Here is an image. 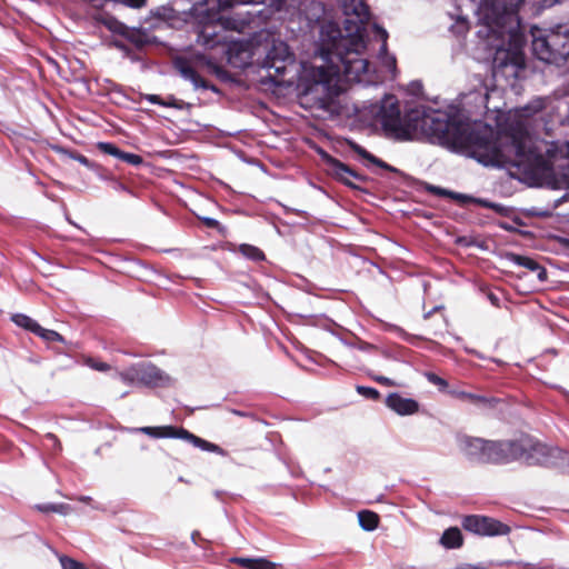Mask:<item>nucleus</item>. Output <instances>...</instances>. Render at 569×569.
<instances>
[{
	"mask_svg": "<svg viewBox=\"0 0 569 569\" xmlns=\"http://www.w3.org/2000/svg\"><path fill=\"white\" fill-rule=\"evenodd\" d=\"M122 161L132 164V166H140L143 160L139 154L136 153H129V152H122L121 159Z\"/></svg>",
	"mask_w": 569,
	"mask_h": 569,
	"instance_id": "f704fd0d",
	"label": "nucleus"
},
{
	"mask_svg": "<svg viewBox=\"0 0 569 569\" xmlns=\"http://www.w3.org/2000/svg\"><path fill=\"white\" fill-rule=\"evenodd\" d=\"M239 252L253 261H261L264 259V253L259 248L251 244H240Z\"/></svg>",
	"mask_w": 569,
	"mask_h": 569,
	"instance_id": "cd10ccee",
	"label": "nucleus"
},
{
	"mask_svg": "<svg viewBox=\"0 0 569 569\" xmlns=\"http://www.w3.org/2000/svg\"><path fill=\"white\" fill-rule=\"evenodd\" d=\"M202 221L209 228H217L219 226V221L210 217L202 218Z\"/></svg>",
	"mask_w": 569,
	"mask_h": 569,
	"instance_id": "ea45409f",
	"label": "nucleus"
},
{
	"mask_svg": "<svg viewBox=\"0 0 569 569\" xmlns=\"http://www.w3.org/2000/svg\"><path fill=\"white\" fill-rule=\"evenodd\" d=\"M136 430L146 433L152 438H179L180 432V428H174L172 426L141 427Z\"/></svg>",
	"mask_w": 569,
	"mask_h": 569,
	"instance_id": "412c9836",
	"label": "nucleus"
},
{
	"mask_svg": "<svg viewBox=\"0 0 569 569\" xmlns=\"http://www.w3.org/2000/svg\"><path fill=\"white\" fill-rule=\"evenodd\" d=\"M291 57L293 56L291 54L288 44L282 41H274L266 54V58H269V60H278L281 58L291 59Z\"/></svg>",
	"mask_w": 569,
	"mask_h": 569,
	"instance_id": "b1692460",
	"label": "nucleus"
},
{
	"mask_svg": "<svg viewBox=\"0 0 569 569\" xmlns=\"http://www.w3.org/2000/svg\"><path fill=\"white\" fill-rule=\"evenodd\" d=\"M198 61L201 63H207L204 57H202V56L198 57Z\"/></svg>",
	"mask_w": 569,
	"mask_h": 569,
	"instance_id": "09e8293b",
	"label": "nucleus"
},
{
	"mask_svg": "<svg viewBox=\"0 0 569 569\" xmlns=\"http://www.w3.org/2000/svg\"><path fill=\"white\" fill-rule=\"evenodd\" d=\"M386 405L399 416H410L419 410V403L411 398H405L393 392L386 398Z\"/></svg>",
	"mask_w": 569,
	"mask_h": 569,
	"instance_id": "9b49d317",
	"label": "nucleus"
},
{
	"mask_svg": "<svg viewBox=\"0 0 569 569\" xmlns=\"http://www.w3.org/2000/svg\"><path fill=\"white\" fill-rule=\"evenodd\" d=\"M460 396L462 398H466L472 402H483L486 401V399L483 397H480V396H477V395H472V393H466V392H461Z\"/></svg>",
	"mask_w": 569,
	"mask_h": 569,
	"instance_id": "58836bf2",
	"label": "nucleus"
},
{
	"mask_svg": "<svg viewBox=\"0 0 569 569\" xmlns=\"http://www.w3.org/2000/svg\"><path fill=\"white\" fill-rule=\"evenodd\" d=\"M179 438L180 439H186V440L190 441L196 447H199L200 449H202L204 451H210V452H216V453H219V455H224L223 449H221L219 446H217V445H214L212 442H209L207 440H203V439H201V438L190 433L186 429L180 428Z\"/></svg>",
	"mask_w": 569,
	"mask_h": 569,
	"instance_id": "6ab92c4d",
	"label": "nucleus"
},
{
	"mask_svg": "<svg viewBox=\"0 0 569 569\" xmlns=\"http://www.w3.org/2000/svg\"><path fill=\"white\" fill-rule=\"evenodd\" d=\"M34 335H37L38 337H40L41 339H43L44 341H48V342H54V341L63 342V337L60 333H58L54 330L46 329V328L41 327L40 325L37 328V331Z\"/></svg>",
	"mask_w": 569,
	"mask_h": 569,
	"instance_id": "c85d7f7f",
	"label": "nucleus"
},
{
	"mask_svg": "<svg viewBox=\"0 0 569 569\" xmlns=\"http://www.w3.org/2000/svg\"><path fill=\"white\" fill-rule=\"evenodd\" d=\"M293 63V57H291V59L281 58L278 60L264 58L261 66L269 71V77H272L276 82H279L278 77H282L287 72L288 67Z\"/></svg>",
	"mask_w": 569,
	"mask_h": 569,
	"instance_id": "f3484780",
	"label": "nucleus"
},
{
	"mask_svg": "<svg viewBox=\"0 0 569 569\" xmlns=\"http://www.w3.org/2000/svg\"><path fill=\"white\" fill-rule=\"evenodd\" d=\"M97 147L101 152L112 156L117 159H121L123 151L120 150L116 144L111 142H99Z\"/></svg>",
	"mask_w": 569,
	"mask_h": 569,
	"instance_id": "c756f323",
	"label": "nucleus"
},
{
	"mask_svg": "<svg viewBox=\"0 0 569 569\" xmlns=\"http://www.w3.org/2000/svg\"><path fill=\"white\" fill-rule=\"evenodd\" d=\"M347 16V33L333 22L321 27L320 56L323 64L315 67L311 72L313 84L307 90L306 97L313 100L318 108L328 110L333 99L342 92L345 82L362 86L378 84L387 76L381 71L370 69L369 61L363 57L366 42L362 24L369 18V8L363 0H343Z\"/></svg>",
	"mask_w": 569,
	"mask_h": 569,
	"instance_id": "f03ea898",
	"label": "nucleus"
},
{
	"mask_svg": "<svg viewBox=\"0 0 569 569\" xmlns=\"http://www.w3.org/2000/svg\"><path fill=\"white\" fill-rule=\"evenodd\" d=\"M375 29L377 31V36L381 40V48H380V63L381 67L385 69L386 73L389 74L390 79H393L397 74V63L395 56H391L387 52V38L388 33L385 29L378 27L375 24Z\"/></svg>",
	"mask_w": 569,
	"mask_h": 569,
	"instance_id": "ddd939ff",
	"label": "nucleus"
},
{
	"mask_svg": "<svg viewBox=\"0 0 569 569\" xmlns=\"http://www.w3.org/2000/svg\"><path fill=\"white\" fill-rule=\"evenodd\" d=\"M426 377H427L428 381L438 386L440 389H445L448 387V383L445 379H442L441 377H439L432 372L426 373Z\"/></svg>",
	"mask_w": 569,
	"mask_h": 569,
	"instance_id": "c9c22d12",
	"label": "nucleus"
},
{
	"mask_svg": "<svg viewBox=\"0 0 569 569\" xmlns=\"http://www.w3.org/2000/svg\"><path fill=\"white\" fill-rule=\"evenodd\" d=\"M465 530L481 536H502L509 532V527L496 519L483 516H467L462 520Z\"/></svg>",
	"mask_w": 569,
	"mask_h": 569,
	"instance_id": "1a4fd4ad",
	"label": "nucleus"
},
{
	"mask_svg": "<svg viewBox=\"0 0 569 569\" xmlns=\"http://www.w3.org/2000/svg\"><path fill=\"white\" fill-rule=\"evenodd\" d=\"M252 0H218V8L220 10H227L234 6L251 3Z\"/></svg>",
	"mask_w": 569,
	"mask_h": 569,
	"instance_id": "7c9ffc66",
	"label": "nucleus"
},
{
	"mask_svg": "<svg viewBox=\"0 0 569 569\" xmlns=\"http://www.w3.org/2000/svg\"><path fill=\"white\" fill-rule=\"evenodd\" d=\"M358 520L363 530L372 531L378 527L379 517L372 511L362 510L358 512Z\"/></svg>",
	"mask_w": 569,
	"mask_h": 569,
	"instance_id": "393cba45",
	"label": "nucleus"
},
{
	"mask_svg": "<svg viewBox=\"0 0 569 569\" xmlns=\"http://www.w3.org/2000/svg\"><path fill=\"white\" fill-rule=\"evenodd\" d=\"M535 57L547 63H560L569 57V24L531 29Z\"/></svg>",
	"mask_w": 569,
	"mask_h": 569,
	"instance_id": "39448f33",
	"label": "nucleus"
},
{
	"mask_svg": "<svg viewBox=\"0 0 569 569\" xmlns=\"http://www.w3.org/2000/svg\"><path fill=\"white\" fill-rule=\"evenodd\" d=\"M78 161L84 166H88L89 164V160L84 157V156H79L78 158Z\"/></svg>",
	"mask_w": 569,
	"mask_h": 569,
	"instance_id": "49530a36",
	"label": "nucleus"
},
{
	"mask_svg": "<svg viewBox=\"0 0 569 569\" xmlns=\"http://www.w3.org/2000/svg\"><path fill=\"white\" fill-rule=\"evenodd\" d=\"M12 321L21 327V328H24L33 333H36L37 331V328L39 327V323L37 321H34L32 318L26 316V315H22V313H17V315H13L12 316Z\"/></svg>",
	"mask_w": 569,
	"mask_h": 569,
	"instance_id": "bb28decb",
	"label": "nucleus"
},
{
	"mask_svg": "<svg viewBox=\"0 0 569 569\" xmlns=\"http://www.w3.org/2000/svg\"><path fill=\"white\" fill-rule=\"evenodd\" d=\"M326 162L329 167L330 172L340 181L343 183L355 187L351 179H359L361 180V177L357 174L355 171H352L348 166L342 163L341 161L326 154L325 156Z\"/></svg>",
	"mask_w": 569,
	"mask_h": 569,
	"instance_id": "4468645a",
	"label": "nucleus"
},
{
	"mask_svg": "<svg viewBox=\"0 0 569 569\" xmlns=\"http://www.w3.org/2000/svg\"><path fill=\"white\" fill-rule=\"evenodd\" d=\"M457 443L460 452L471 462L508 463L510 440L492 441L471 436H459Z\"/></svg>",
	"mask_w": 569,
	"mask_h": 569,
	"instance_id": "423d86ee",
	"label": "nucleus"
},
{
	"mask_svg": "<svg viewBox=\"0 0 569 569\" xmlns=\"http://www.w3.org/2000/svg\"><path fill=\"white\" fill-rule=\"evenodd\" d=\"M231 561L247 569H276L278 563L266 558H232Z\"/></svg>",
	"mask_w": 569,
	"mask_h": 569,
	"instance_id": "aec40b11",
	"label": "nucleus"
},
{
	"mask_svg": "<svg viewBox=\"0 0 569 569\" xmlns=\"http://www.w3.org/2000/svg\"><path fill=\"white\" fill-rule=\"evenodd\" d=\"M70 510H71V507L66 503H56V507L52 508V512H57V513H61V515H67L70 512Z\"/></svg>",
	"mask_w": 569,
	"mask_h": 569,
	"instance_id": "e433bc0d",
	"label": "nucleus"
},
{
	"mask_svg": "<svg viewBox=\"0 0 569 569\" xmlns=\"http://www.w3.org/2000/svg\"><path fill=\"white\" fill-rule=\"evenodd\" d=\"M62 569H87L81 562H78L68 557H60Z\"/></svg>",
	"mask_w": 569,
	"mask_h": 569,
	"instance_id": "2f4dec72",
	"label": "nucleus"
},
{
	"mask_svg": "<svg viewBox=\"0 0 569 569\" xmlns=\"http://www.w3.org/2000/svg\"><path fill=\"white\" fill-rule=\"evenodd\" d=\"M450 19L453 20L450 29L457 36H463L469 30V22L467 18L460 12V7L456 8L455 12L448 13Z\"/></svg>",
	"mask_w": 569,
	"mask_h": 569,
	"instance_id": "4be33fe9",
	"label": "nucleus"
},
{
	"mask_svg": "<svg viewBox=\"0 0 569 569\" xmlns=\"http://www.w3.org/2000/svg\"><path fill=\"white\" fill-rule=\"evenodd\" d=\"M78 500L81 502H89L91 500V498L88 496H81L78 498Z\"/></svg>",
	"mask_w": 569,
	"mask_h": 569,
	"instance_id": "de8ad7c7",
	"label": "nucleus"
},
{
	"mask_svg": "<svg viewBox=\"0 0 569 569\" xmlns=\"http://www.w3.org/2000/svg\"><path fill=\"white\" fill-rule=\"evenodd\" d=\"M440 542L448 549L459 548L462 545L461 531L456 527L447 529L443 532Z\"/></svg>",
	"mask_w": 569,
	"mask_h": 569,
	"instance_id": "5701e85b",
	"label": "nucleus"
},
{
	"mask_svg": "<svg viewBox=\"0 0 569 569\" xmlns=\"http://www.w3.org/2000/svg\"><path fill=\"white\" fill-rule=\"evenodd\" d=\"M147 100L151 103H154V104H162V106H168L167 103H163L161 100H160V97L159 96H156V94H148L147 96Z\"/></svg>",
	"mask_w": 569,
	"mask_h": 569,
	"instance_id": "a19ab883",
	"label": "nucleus"
},
{
	"mask_svg": "<svg viewBox=\"0 0 569 569\" xmlns=\"http://www.w3.org/2000/svg\"><path fill=\"white\" fill-rule=\"evenodd\" d=\"M119 379L129 386L160 387L169 382V377L150 362H140L118 372Z\"/></svg>",
	"mask_w": 569,
	"mask_h": 569,
	"instance_id": "6e6552de",
	"label": "nucleus"
},
{
	"mask_svg": "<svg viewBox=\"0 0 569 569\" xmlns=\"http://www.w3.org/2000/svg\"><path fill=\"white\" fill-rule=\"evenodd\" d=\"M433 191H436L437 193H440V194H446V196H450L452 197V192L450 191H447V190H442V189H439V188H432Z\"/></svg>",
	"mask_w": 569,
	"mask_h": 569,
	"instance_id": "c03bdc74",
	"label": "nucleus"
},
{
	"mask_svg": "<svg viewBox=\"0 0 569 569\" xmlns=\"http://www.w3.org/2000/svg\"><path fill=\"white\" fill-rule=\"evenodd\" d=\"M375 381L383 385V386H398L395 381H392L390 378H387L385 376H373L372 377Z\"/></svg>",
	"mask_w": 569,
	"mask_h": 569,
	"instance_id": "4c0bfd02",
	"label": "nucleus"
},
{
	"mask_svg": "<svg viewBox=\"0 0 569 569\" xmlns=\"http://www.w3.org/2000/svg\"><path fill=\"white\" fill-rule=\"evenodd\" d=\"M249 22V18L232 14L220 16L216 22L207 23L201 28L197 42L206 48H214L229 39L224 36V32L237 31L241 33Z\"/></svg>",
	"mask_w": 569,
	"mask_h": 569,
	"instance_id": "0eeeda50",
	"label": "nucleus"
},
{
	"mask_svg": "<svg viewBox=\"0 0 569 569\" xmlns=\"http://www.w3.org/2000/svg\"><path fill=\"white\" fill-rule=\"evenodd\" d=\"M357 391L359 395L369 399H378L380 396L379 391L371 387L358 386Z\"/></svg>",
	"mask_w": 569,
	"mask_h": 569,
	"instance_id": "473e14b6",
	"label": "nucleus"
},
{
	"mask_svg": "<svg viewBox=\"0 0 569 569\" xmlns=\"http://www.w3.org/2000/svg\"><path fill=\"white\" fill-rule=\"evenodd\" d=\"M46 441L51 442L52 445H56L58 439H57V437L54 435L48 433L46 436Z\"/></svg>",
	"mask_w": 569,
	"mask_h": 569,
	"instance_id": "37998d69",
	"label": "nucleus"
},
{
	"mask_svg": "<svg viewBox=\"0 0 569 569\" xmlns=\"http://www.w3.org/2000/svg\"><path fill=\"white\" fill-rule=\"evenodd\" d=\"M490 300L492 301V303H496L497 298L490 295Z\"/></svg>",
	"mask_w": 569,
	"mask_h": 569,
	"instance_id": "8fccbe9b",
	"label": "nucleus"
},
{
	"mask_svg": "<svg viewBox=\"0 0 569 569\" xmlns=\"http://www.w3.org/2000/svg\"><path fill=\"white\" fill-rule=\"evenodd\" d=\"M510 261L517 266L523 267L530 271L537 272V277L539 280L543 281L547 278V271L542 268L535 259L512 253L510 256Z\"/></svg>",
	"mask_w": 569,
	"mask_h": 569,
	"instance_id": "a211bd4d",
	"label": "nucleus"
},
{
	"mask_svg": "<svg viewBox=\"0 0 569 569\" xmlns=\"http://www.w3.org/2000/svg\"><path fill=\"white\" fill-rule=\"evenodd\" d=\"M542 112L549 121L563 124L569 120V91H556L551 97H537L526 107L509 112L497 129L475 121L453 137L483 166L516 168L519 172L569 188V141L533 139L528 132L529 118Z\"/></svg>",
	"mask_w": 569,
	"mask_h": 569,
	"instance_id": "f257e3e1",
	"label": "nucleus"
},
{
	"mask_svg": "<svg viewBox=\"0 0 569 569\" xmlns=\"http://www.w3.org/2000/svg\"><path fill=\"white\" fill-rule=\"evenodd\" d=\"M458 569H486V568L475 566V565H463V566H460Z\"/></svg>",
	"mask_w": 569,
	"mask_h": 569,
	"instance_id": "a18cd8bd",
	"label": "nucleus"
},
{
	"mask_svg": "<svg viewBox=\"0 0 569 569\" xmlns=\"http://www.w3.org/2000/svg\"><path fill=\"white\" fill-rule=\"evenodd\" d=\"M305 0H271L270 7L290 20H298Z\"/></svg>",
	"mask_w": 569,
	"mask_h": 569,
	"instance_id": "2eb2a0df",
	"label": "nucleus"
},
{
	"mask_svg": "<svg viewBox=\"0 0 569 569\" xmlns=\"http://www.w3.org/2000/svg\"><path fill=\"white\" fill-rule=\"evenodd\" d=\"M174 67L181 74V77L188 81H190L196 89L202 88V89H212L214 90V87H210L194 70L191 62L184 58H178L174 61Z\"/></svg>",
	"mask_w": 569,
	"mask_h": 569,
	"instance_id": "f8f14e48",
	"label": "nucleus"
},
{
	"mask_svg": "<svg viewBox=\"0 0 569 569\" xmlns=\"http://www.w3.org/2000/svg\"><path fill=\"white\" fill-rule=\"evenodd\" d=\"M84 363L90 367L93 370L97 371H108L110 369V366L102 361H97L92 358H87Z\"/></svg>",
	"mask_w": 569,
	"mask_h": 569,
	"instance_id": "72a5a7b5",
	"label": "nucleus"
},
{
	"mask_svg": "<svg viewBox=\"0 0 569 569\" xmlns=\"http://www.w3.org/2000/svg\"><path fill=\"white\" fill-rule=\"evenodd\" d=\"M196 535H198V533H197V532H194V533L192 535V539H193V540H194V539H197V536H196Z\"/></svg>",
	"mask_w": 569,
	"mask_h": 569,
	"instance_id": "3c124183",
	"label": "nucleus"
},
{
	"mask_svg": "<svg viewBox=\"0 0 569 569\" xmlns=\"http://www.w3.org/2000/svg\"><path fill=\"white\" fill-rule=\"evenodd\" d=\"M351 148L352 150L358 153L360 157H362L363 159H367L369 160L370 162L381 167V168H386L388 170H393L389 164H387L386 162H383L382 160L378 159L377 157H375L373 154H371L370 152H368L365 148H362L361 146L359 144H356V143H352L351 144Z\"/></svg>",
	"mask_w": 569,
	"mask_h": 569,
	"instance_id": "a878e982",
	"label": "nucleus"
},
{
	"mask_svg": "<svg viewBox=\"0 0 569 569\" xmlns=\"http://www.w3.org/2000/svg\"><path fill=\"white\" fill-rule=\"evenodd\" d=\"M53 507H56V503H48V505L38 506V509L42 512H52Z\"/></svg>",
	"mask_w": 569,
	"mask_h": 569,
	"instance_id": "79ce46f5",
	"label": "nucleus"
},
{
	"mask_svg": "<svg viewBox=\"0 0 569 569\" xmlns=\"http://www.w3.org/2000/svg\"><path fill=\"white\" fill-rule=\"evenodd\" d=\"M227 47V57L230 64L234 68H246L252 62V46L251 42L246 40L227 39V42H221Z\"/></svg>",
	"mask_w": 569,
	"mask_h": 569,
	"instance_id": "9d476101",
	"label": "nucleus"
},
{
	"mask_svg": "<svg viewBox=\"0 0 569 569\" xmlns=\"http://www.w3.org/2000/svg\"><path fill=\"white\" fill-rule=\"evenodd\" d=\"M509 462L522 460L527 465H543L558 468L569 467V452L549 447L528 435L510 440Z\"/></svg>",
	"mask_w": 569,
	"mask_h": 569,
	"instance_id": "20e7f679",
	"label": "nucleus"
},
{
	"mask_svg": "<svg viewBox=\"0 0 569 569\" xmlns=\"http://www.w3.org/2000/svg\"><path fill=\"white\" fill-rule=\"evenodd\" d=\"M358 114L370 126H380L387 137L397 140H413L422 131L440 140L450 139V124L442 114L421 116L416 110L402 114L399 100L392 94H386L378 102L365 103Z\"/></svg>",
	"mask_w": 569,
	"mask_h": 569,
	"instance_id": "7ed1b4c3",
	"label": "nucleus"
},
{
	"mask_svg": "<svg viewBox=\"0 0 569 569\" xmlns=\"http://www.w3.org/2000/svg\"><path fill=\"white\" fill-rule=\"evenodd\" d=\"M325 14V7L321 2L315 0H305L301 8V16L298 21H306L307 27L318 22Z\"/></svg>",
	"mask_w": 569,
	"mask_h": 569,
	"instance_id": "dca6fc26",
	"label": "nucleus"
}]
</instances>
